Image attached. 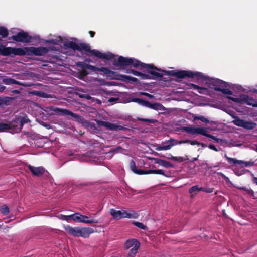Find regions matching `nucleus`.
<instances>
[{
    "instance_id": "obj_40",
    "label": "nucleus",
    "mask_w": 257,
    "mask_h": 257,
    "mask_svg": "<svg viewBox=\"0 0 257 257\" xmlns=\"http://www.w3.org/2000/svg\"><path fill=\"white\" fill-rule=\"evenodd\" d=\"M194 119L195 120H200L201 121L206 123L209 122V120L206 118L204 117L203 116H199L195 117L194 118Z\"/></svg>"
},
{
    "instance_id": "obj_30",
    "label": "nucleus",
    "mask_w": 257,
    "mask_h": 257,
    "mask_svg": "<svg viewBox=\"0 0 257 257\" xmlns=\"http://www.w3.org/2000/svg\"><path fill=\"white\" fill-rule=\"evenodd\" d=\"M203 190L202 187H199L198 185H195L191 187L189 189V192L191 194L192 196H195L199 191Z\"/></svg>"
},
{
    "instance_id": "obj_53",
    "label": "nucleus",
    "mask_w": 257,
    "mask_h": 257,
    "mask_svg": "<svg viewBox=\"0 0 257 257\" xmlns=\"http://www.w3.org/2000/svg\"><path fill=\"white\" fill-rule=\"evenodd\" d=\"M6 89V87L4 85H0V92H3Z\"/></svg>"
},
{
    "instance_id": "obj_11",
    "label": "nucleus",
    "mask_w": 257,
    "mask_h": 257,
    "mask_svg": "<svg viewBox=\"0 0 257 257\" xmlns=\"http://www.w3.org/2000/svg\"><path fill=\"white\" fill-rule=\"evenodd\" d=\"M232 122L236 126L242 127L247 130H252L256 126V123L245 121L237 117L235 118Z\"/></svg>"
},
{
    "instance_id": "obj_28",
    "label": "nucleus",
    "mask_w": 257,
    "mask_h": 257,
    "mask_svg": "<svg viewBox=\"0 0 257 257\" xmlns=\"http://www.w3.org/2000/svg\"><path fill=\"white\" fill-rule=\"evenodd\" d=\"M192 88L197 90V91L200 94H208L209 90L208 89L204 87H201L197 85L191 84Z\"/></svg>"
},
{
    "instance_id": "obj_4",
    "label": "nucleus",
    "mask_w": 257,
    "mask_h": 257,
    "mask_svg": "<svg viewBox=\"0 0 257 257\" xmlns=\"http://www.w3.org/2000/svg\"><path fill=\"white\" fill-rule=\"evenodd\" d=\"M78 47L79 49H77V50L88 52L91 55H94L98 58L106 60H111L113 59L114 57V55L110 52L103 53L96 49L91 50L90 46L88 44L81 43L78 44Z\"/></svg>"
},
{
    "instance_id": "obj_44",
    "label": "nucleus",
    "mask_w": 257,
    "mask_h": 257,
    "mask_svg": "<svg viewBox=\"0 0 257 257\" xmlns=\"http://www.w3.org/2000/svg\"><path fill=\"white\" fill-rule=\"evenodd\" d=\"M202 189L203 190H201V191H203V192H206L208 193H212L213 191V188H204L202 187Z\"/></svg>"
},
{
    "instance_id": "obj_36",
    "label": "nucleus",
    "mask_w": 257,
    "mask_h": 257,
    "mask_svg": "<svg viewBox=\"0 0 257 257\" xmlns=\"http://www.w3.org/2000/svg\"><path fill=\"white\" fill-rule=\"evenodd\" d=\"M0 211L3 215H7L9 212V209L8 206L4 205L0 208Z\"/></svg>"
},
{
    "instance_id": "obj_14",
    "label": "nucleus",
    "mask_w": 257,
    "mask_h": 257,
    "mask_svg": "<svg viewBox=\"0 0 257 257\" xmlns=\"http://www.w3.org/2000/svg\"><path fill=\"white\" fill-rule=\"evenodd\" d=\"M12 39L17 42L27 43L30 41L31 37L28 35L27 33L22 31L16 35L13 36Z\"/></svg>"
},
{
    "instance_id": "obj_23",
    "label": "nucleus",
    "mask_w": 257,
    "mask_h": 257,
    "mask_svg": "<svg viewBox=\"0 0 257 257\" xmlns=\"http://www.w3.org/2000/svg\"><path fill=\"white\" fill-rule=\"evenodd\" d=\"M127 73H132L133 75L139 76L142 79H150L151 77L149 74H146L140 73L138 71L130 69L126 71Z\"/></svg>"
},
{
    "instance_id": "obj_5",
    "label": "nucleus",
    "mask_w": 257,
    "mask_h": 257,
    "mask_svg": "<svg viewBox=\"0 0 257 257\" xmlns=\"http://www.w3.org/2000/svg\"><path fill=\"white\" fill-rule=\"evenodd\" d=\"M17 55H32L42 56L48 52V49L44 47H30L23 48H17Z\"/></svg>"
},
{
    "instance_id": "obj_12",
    "label": "nucleus",
    "mask_w": 257,
    "mask_h": 257,
    "mask_svg": "<svg viewBox=\"0 0 257 257\" xmlns=\"http://www.w3.org/2000/svg\"><path fill=\"white\" fill-rule=\"evenodd\" d=\"M97 124L100 126H104L106 129L111 131L122 130L124 127L116 124L112 123L108 121L98 120L97 121Z\"/></svg>"
},
{
    "instance_id": "obj_7",
    "label": "nucleus",
    "mask_w": 257,
    "mask_h": 257,
    "mask_svg": "<svg viewBox=\"0 0 257 257\" xmlns=\"http://www.w3.org/2000/svg\"><path fill=\"white\" fill-rule=\"evenodd\" d=\"M116 66L124 67L127 66H133L136 68H139L141 62L138 60L133 59L119 56L118 60L113 63Z\"/></svg>"
},
{
    "instance_id": "obj_6",
    "label": "nucleus",
    "mask_w": 257,
    "mask_h": 257,
    "mask_svg": "<svg viewBox=\"0 0 257 257\" xmlns=\"http://www.w3.org/2000/svg\"><path fill=\"white\" fill-rule=\"evenodd\" d=\"M45 42L46 43H52L54 45H59L60 46L63 44L64 47L71 48L74 50H77V49H79L78 44H76L74 42L71 40L63 39L60 37H58L55 39L46 40Z\"/></svg>"
},
{
    "instance_id": "obj_41",
    "label": "nucleus",
    "mask_w": 257,
    "mask_h": 257,
    "mask_svg": "<svg viewBox=\"0 0 257 257\" xmlns=\"http://www.w3.org/2000/svg\"><path fill=\"white\" fill-rule=\"evenodd\" d=\"M98 71L102 72L105 74H109L112 72L110 70L105 67H101L99 68Z\"/></svg>"
},
{
    "instance_id": "obj_19",
    "label": "nucleus",
    "mask_w": 257,
    "mask_h": 257,
    "mask_svg": "<svg viewBox=\"0 0 257 257\" xmlns=\"http://www.w3.org/2000/svg\"><path fill=\"white\" fill-rule=\"evenodd\" d=\"M28 167L32 174L37 176H40L43 175L45 171L43 167H35L31 165H29Z\"/></svg>"
},
{
    "instance_id": "obj_16",
    "label": "nucleus",
    "mask_w": 257,
    "mask_h": 257,
    "mask_svg": "<svg viewBox=\"0 0 257 257\" xmlns=\"http://www.w3.org/2000/svg\"><path fill=\"white\" fill-rule=\"evenodd\" d=\"M55 114L58 115H68L71 116V117L75 118L76 119H79L80 118V116L75 113H73L69 110L65 109L59 108H54L53 109Z\"/></svg>"
},
{
    "instance_id": "obj_20",
    "label": "nucleus",
    "mask_w": 257,
    "mask_h": 257,
    "mask_svg": "<svg viewBox=\"0 0 257 257\" xmlns=\"http://www.w3.org/2000/svg\"><path fill=\"white\" fill-rule=\"evenodd\" d=\"M121 218H137L138 217V214L137 212L134 211H125L121 210Z\"/></svg>"
},
{
    "instance_id": "obj_56",
    "label": "nucleus",
    "mask_w": 257,
    "mask_h": 257,
    "mask_svg": "<svg viewBox=\"0 0 257 257\" xmlns=\"http://www.w3.org/2000/svg\"><path fill=\"white\" fill-rule=\"evenodd\" d=\"M89 34L91 37H93L94 36L95 33L93 31H90Z\"/></svg>"
},
{
    "instance_id": "obj_22",
    "label": "nucleus",
    "mask_w": 257,
    "mask_h": 257,
    "mask_svg": "<svg viewBox=\"0 0 257 257\" xmlns=\"http://www.w3.org/2000/svg\"><path fill=\"white\" fill-rule=\"evenodd\" d=\"M146 107L157 111H164L166 110V108L162 104L158 103H150L148 102Z\"/></svg>"
},
{
    "instance_id": "obj_25",
    "label": "nucleus",
    "mask_w": 257,
    "mask_h": 257,
    "mask_svg": "<svg viewBox=\"0 0 257 257\" xmlns=\"http://www.w3.org/2000/svg\"><path fill=\"white\" fill-rule=\"evenodd\" d=\"M77 65L83 69H89L93 72H97L99 71V68L83 62H79L78 63Z\"/></svg>"
},
{
    "instance_id": "obj_61",
    "label": "nucleus",
    "mask_w": 257,
    "mask_h": 257,
    "mask_svg": "<svg viewBox=\"0 0 257 257\" xmlns=\"http://www.w3.org/2000/svg\"><path fill=\"white\" fill-rule=\"evenodd\" d=\"M86 61L89 62H90V60H87Z\"/></svg>"
},
{
    "instance_id": "obj_32",
    "label": "nucleus",
    "mask_w": 257,
    "mask_h": 257,
    "mask_svg": "<svg viewBox=\"0 0 257 257\" xmlns=\"http://www.w3.org/2000/svg\"><path fill=\"white\" fill-rule=\"evenodd\" d=\"M132 101L138 103L139 104L145 106H147L148 104L147 101L144 100L143 99L139 98H134L132 99Z\"/></svg>"
},
{
    "instance_id": "obj_24",
    "label": "nucleus",
    "mask_w": 257,
    "mask_h": 257,
    "mask_svg": "<svg viewBox=\"0 0 257 257\" xmlns=\"http://www.w3.org/2000/svg\"><path fill=\"white\" fill-rule=\"evenodd\" d=\"M29 119L26 115L23 117L20 121V124H19V125L15 126L16 128L13 131H11V133L13 134L19 132L21 130L23 125L27 123Z\"/></svg>"
},
{
    "instance_id": "obj_27",
    "label": "nucleus",
    "mask_w": 257,
    "mask_h": 257,
    "mask_svg": "<svg viewBox=\"0 0 257 257\" xmlns=\"http://www.w3.org/2000/svg\"><path fill=\"white\" fill-rule=\"evenodd\" d=\"M2 81L4 83H5L6 85H11V84H17V85H22V86L25 85L23 83H22L20 81L15 80V79H13L12 78H3Z\"/></svg>"
},
{
    "instance_id": "obj_8",
    "label": "nucleus",
    "mask_w": 257,
    "mask_h": 257,
    "mask_svg": "<svg viewBox=\"0 0 257 257\" xmlns=\"http://www.w3.org/2000/svg\"><path fill=\"white\" fill-rule=\"evenodd\" d=\"M130 166L131 169L132 171L138 175H142V174H160L162 175L165 176H167V175L165 174L164 171L162 169H157V170H148L146 171L142 170V169H138L136 168V164L135 162L133 160H131Z\"/></svg>"
},
{
    "instance_id": "obj_35",
    "label": "nucleus",
    "mask_w": 257,
    "mask_h": 257,
    "mask_svg": "<svg viewBox=\"0 0 257 257\" xmlns=\"http://www.w3.org/2000/svg\"><path fill=\"white\" fill-rule=\"evenodd\" d=\"M0 35L4 38L7 37L8 35V30L5 27H0Z\"/></svg>"
},
{
    "instance_id": "obj_48",
    "label": "nucleus",
    "mask_w": 257,
    "mask_h": 257,
    "mask_svg": "<svg viewBox=\"0 0 257 257\" xmlns=\"http://www.w3.org/2000/svg\"><path fill=\"white\" fill-rule=\"evenodd\" d=\"M94 81H97L100 85H103L104 84V81L102 79H97V78L94 79Z\"/></svg>"
},
{
    "instance_id": "obj_43",
    "label": "nucleus",
    "mask_w": 257,
    "mask_h": 257,
    "mask_svg": "<svg viewBox=\"0 0 257 257\" xmlns=\"http://www.w3.org/2000/svg\"><path fill=\"white\" fill-rule=\"evenodd\" d=\"M246 171H247V170H242L241 171V172H239V171H238L236 170V168L234 169V172H235V173L237 175H238V176H240V175H242V174H244Z\"/></svg>"
},
{
    "instance_id": "obj_31",
    "label": "nucleus",
    "mask_w": 257,
    "mask_h": 257,
    "mask_svg": "<svg viewBox=\"0 0 257 257\" xmlns=\"http://www.w3.org/2000/svg\"><path fill=\"white\" fill-rule=\"evenodd\" d=\"M158 164L160 166L164 167L166 168L174 167L173 165L171 164L170 162L162 159H161L160 161L158 162Z\"/></svg>"
},
{
    "instance_id": "obj_60",
    "label": "nucleus",
    "mask_w": 257,
    "mask_h": 257,
    "mask_svg": "<svg viewBox=\"0 0 257 257\" xmlns=\"http://www.w3.org/2000/svg\"><path fill=\"white\" fill-rule=\"evenodd\" d=\"M13 92L17 94H18L20 93V92L18 90H14Z\"/></svg>"
},
{
    "instance_id": "obj_13",
    "label": "nucleus",
    "mask_w": 257,
    "mask_h": 257,
    "mask_svg": "<svg viewBox=\"0 0 257 257\" xmlns=\"http://www.w3.org/2000/svg\"><path fill=\"white\" fill-rule=\"evenodd\" d=\"M179 144V142L174 139H170L158 146L156 149L157 151L170 150L173 146Z\"/></svg>"
},
{
    "instance_id": "obj_55",
    "label": "nucleus",
    "mask_w": 257,
    "mask_h": 257,
    "mask_svg": "<svg viewBox=\"0 0 257 257\" xmlns=\"http://www.w3.org/2000/svg\"><path fill=\"white\" fill-rule=\"evenodd\" d=\"M5 103V101L4 99L0 97V106L4 104Z\"/></svg>"
},
{
    "instance_id": "obj_54",
    "label": "nucleus",
    "mask_w": 257,
    "mask_h": 257,
    "mask_svg": "<svg viewBox=\"0 0 257 257\" xmlns=\"http://www.w3.org/2000/svg\"><path fill=\"white\" fill-rule=\"evenodd\" d=\"M142 121H148V122H153V120H149V119H140Z\"/></svg>"
},
{
    "instance_id": "obj_1",
    "label": "nucleus",
    "mask_w": 257,
    "mask_h": 257,
    "mask_svg": "<svg viewBox=\"0 0 257 257\" xmlns=\"http://www.w3.org/2000/svg\"><path fill=\"white\" fill-rule=\"evenodd\" d=\"M140 67L146 69L151 77L150 79L161 78L164 75L176 76L178 78L185 77L194 78L195 77H202L203 75L199 72L191 71H165L161 70L151 64H147L141 62Z\"/></svg>"
},
{
    "instance_id": "obj_10",
    "label": "nucleus",
    "mask_w": 257,
    "mask_h": 257,
    "mask_svg": "<svg viewBox=\"0 0 257 257\" xmlns=\"http://www.w3.org/2000/svg\"><path fill=\"white\" fill-rule=\"evenodd\" d=\"M71 219L75 222L86 224L97 223V220L90 219L88 216L81 215L79 213L71 215Z\"/></svg>"
},
{
    "instance_id": "obj_51",
    "label": "nucleus",
    "mask_w": 257,
    "mask_h": 257,
    "mask_svg": "<svg viewBox=\"0 0 257 257\" xmlns=\"http://www.w3.org/2000/svg\"><path fill=\"white\" fill-rule=\"evenodd\" d=\"M252 181L254 183L257 184V177L254 176L253 174H252Z\"/></svg>"
},
{
    "instance_id": "obj_37",
    "label": "nucleus",
    "mask_w": 257,
    "mask_h": 257,
    "mask_svg": "<svg viewBox=\"0 0 257 257\" xmlns=\"http://www.w3.org/2000/svg\"><path fill=\"white\" fill-rule=\"evenodd\" d=\"M133 224H134L136 226L141 228V229H142L143 230H147V227L146 225H145L144 224H143V223H140V222H136V221H134L133 222Z\"/></svg>"
},
{
    "instance_id": "obj_47",
    "label": "nucleus",
    "mask_w": 257,
    "mask_h": 257,
    "mask_svg": "<svg viewBox=\"0 0 257 257\" xmlns=\"http://www.w3.org/2000/svg\"><path fill=\"white\" fill-rule=\"evenodd\" d=\"M163 156V157H165V158H166L168 159H170V160H172V158H173V156L171 154H170V153H169V154H167V155H166V156Z\"/></svg>"
},
{
    "instance_id": "obj_33",
    "label": "nucleus",
    "mask_w": 257,
    "mask_h": 257,
    "mask_svg": "<svg viewBox=\"0 0 257 257\" xmlns=\"http://www.w3.org/2000/svg\"><path fill=\"white\" fill-rule=\"evenodd\" d=\"M121 79L122 80H123V81H125L128 82H136L138 80L135 77H131V76H126V75H121Z\"/></svg>"
},
{
    "instance_id": "obj_26",
    "label": "nucleus",
    "mask_w": 257,
    "mask_h": 257,
    "mask_svg": "<svg viewBox=\"0 0 257 257\" xmlns=\"http://www.w3.org/2000/svg\"><path fill=\"white\" fill-rule=\"evenodd\" d=\"M140 246L139 242L135 239L127 240L125 244V248L127 249L134 248L135 246Z\"/></svg>"
},
{
    "instance_id": "obj_58",
    "label": "nucleus",
    "mask_w": 257,
    "mask_h": 257,
    "mask_svg": "<svg viewBox=\"0 0 257 257\" xmlns=\"http://www.w3.org/2000/svg\"><path fill=\"white\" fill-rule=\"evenodd\" d=\"M148 97H149V98H151V99H153L154 98V96L152 95H151L149 94V95H148V96H147Z\"/></svg>"
},
{
    "instance_id": "obj_46",
    "label": "nucleus",
    "mask_w": 257,
    "mask_h": 257,
    "mask_svg": "<svg viewBox=\"0 0 257 257\" xmlns=\"http://www.w3.org/2000/svg\"><path fill=\"white\" fill-rule=\"evenodd\" d=\"M209 148L211 149V150H214L215 151H218V150L216 148V147H215V146L214 145H213V144H210L209 145Z\"/></svg>"
},
{
    "instance_id": "obj_3",
    "label": "nucleus",
    "mask_w": 257,
    "mask_h": 257,
    "mask_svg": "<svg viewBox=\"0 0 257 257\" xmlns=\"http://www.w3.org/2000/svg\"><path fill=\"white\" fill-rule=\"evenodd\" d=\"M65 231L70 235L74 237H82L88 238L94 231L93 228L89 227H72L69 225L64 226Z\"/></svg>"
},
{
    "instance_id": "obj_57",
    "label": "nucleus",
    "mask_w": 257,
    "mask_h": 257,
    "mask_svg": "<svg viewBox=\"0 0 257 257\" xmlns=\"http://www.w3.org/2000/svg\"><path fill=\"white\" fill-rule=\"evenodd\" d=\"M120 150V147H118V148H116L115 149H114L113 150V152H119V150Z\"/></svg>"
},
{
    "instance_id": "obj_15",
    "label": "nucleus",
    "mask_w": 257,
    "mask_h": 257,
    "mask_svg": "<svg viewBox=\"0 0 257 257\" xmlns=\"http://www.w3.org/2000/svg\"><path fill=\"white\" fill-rule=\"evenodd\" d=\"M17 48L10 47H6L0 44V55L3 56H9L11 54L17 55Z\"/></svg>"
},
{
    "instance_id": "obj_21",
    "label": "nucleus",
    "mask_w": 257,
    "mask_h": 257,
    "mask_svg": "<svg viewBox=\"0 0 257 257\" xmlns=\"http://www.w3.org/2000/svg\"><path fill=\"white\" fill-rule=\"evenodd\" d=\"M15 128V126L12 123L10 124L0 123V132L9 131L11 133V131H13Z\"/></svg>"
},
{
    "instance_id": "obj_42",
    "label": "nucleus",
    "mask_w": 257,
    "mask_h": 257,
    "mask_svg": "<svg viewBox=\"0 0 257 257\" xmlns=\"http://www.w3.org/2000/svg\"><path fill=\"white\" fill-rule=\"evenodd\" d=\"M172 158V160L174 161H177L178 162H182L185 160V159L183 157H174L173 156Z\"/></svg>"
},
{
    "instance_id": "obj_52",
    "label": "nucleus",
    "mask_w": 257,
    "mask_h": 257,
    "mask_svg": "<svg viewBox=\"0 0 257 257\" xmlns=\"http://www.w3.org/2000/svg\"><path fill=\"white\" fill-rule=\"evenodd\" d=\"M116 100H117V98L112 97V98H110L109 99L108 101L109 102H114L116 101Z\"/></svg>"
},
{
    "instance_id": "obj_59",
    "label": "nucleus",
    "mask_w": 257,
    "mask_h": 257,
    "mask_svg": "<svg viewBox=\"0 0 257 257\" xmlns=\"http://www.w3.org/2000/svg\"><path fill=\"white\" fill-rule=\"evenodd\" d=\"M141 94H142V95H145V96H148V95H149V93H145V92L142 93Z\"/></svg>"
},
{
    "instance_id": "obj_45",
    "label": "nucleus",
    "mask_w": 257,
    "mask_h": 257,
    "mask_svg": "<svg viewBox=\"0 0 257 257\" xmlns=\"http://www.w3.org/2000/svg\"><path fill=\"white\" fill-rule=\"evenodd\" d=\"M80 97L81 98H86V99L87 100H90L91 99H92L93 100H94V98H92L88 94H82L80 96Z\"/></svg>"
},
{
    "instance_id": "obj_38",
    "label": "nucleus",
    "mask_w": 257,
    "mask_h": 257,
    "mask_svg": "<svg viewBox=\"0 0 257 257\" xmlns=\"http://www.w3.org/2000/svg\"><path fill=\"white\" fill-rule=\"evenodd\" d=\"M190 143V144H191L192 145H199L200 144V143H199L198 141H197L196 140H193V141L186 140V141H180L179 144H182V143Z\"/></svg>"
},
{
    "instance_id": "obj_39",
    "label": "nucleus",
    "mask_w": 257,
    "mask_h": 257,
    "mask_svg": "<svg viewBox=\"0 0 257 257\" xmlns=\"http://www.w3.org/2000/svg\"><path fill=\"white\" fill-rule=\"evenodd\" d=\"M71 215H64L60 214L57 216V217L62 220H65L68 221L69 219H71Z\"/></svg>"
},
{
    "instance_id": "obj_17",
    "label": "nucleus",
    "mask_w": 257,
    "mask_h": 257,
    "mask_svg": "<svg viewBox=\"0 0 257 257\" xmlns=\"http://www.w3.org/2000/svg\"><path fill=\"white\" fill-rule=\"evenodd\" d=\"M225 157L227 160L228 162L230 164H238L240 165L241 167L244 166H251L253 165V162L250 161L245 162L242 160H238L234 158H230L225 155Z\"/></svg>"
},
{
    "instance_id": "obj_49",
    "label": "nucleus",
    "mask_w": 257,
    "mask_h": 257,
    "mask_svg": "<svg viewBox=\"0 0 257 257\" xmlns=\"http://www.w3.org/2000/svg\"><path fill=\"white\" fill-rule=\"evenodd\" d=\"M228 98L231 100H232L234 102H239V99L236 98H233L231 97H229Z\"/></svg>"
},
{
    "instance_id": "obj_29",
    "label": "nucleus",
    "mask_w": 257,
    "mask_h": 257,
    "mask_svg": "<svg viewBox=\"0 0 257 257\" xmlns=\"http://www.w3.org/2000/svg\"><path fill=\"white\" fill-rule=\"evenodd\" d=\"M111 215L115 220H119L121 219V210H116L111 209L110 211Z\"/></svg>"
},
{
    "instance_id": "obj_34",
    "label": "nucleus",
    "mask_w": 257,
    "mask_h": 257,
    "mask_svg": "<svg viewBox=\"0 0 257 257\" xmlns=\"http://www.w3.org/2000/svg\"><path fill=\"white\" fill-rule=\"evenodd\" d=\"M140 246H135L134 248H131L127 254V257H135L137 253L138 250Z\"/></svg>"
},
{
    "instance_id": "obj_50",
    "label": "nucleus",
    "mask_w": 257,
    "mask_h": 257,
    "mask_svg": "<svg viewBox=\"0 0 257 257\" xmlns=\"http://www.w3.org/2000/svg\"><path fill=\"white\" fill-rule=\"evenodd\" d=\"M151 159L154 161V163L155 164H158V162H159V161H160V160H161V159H159L158 158H151Z\"/></svg>"
},
{
    "instance_id": "obj_2",
    "label": "nucleus",
    "mask_w": 257,
    "mask_h": 257,
    "mask_svg": "<svg viewBox=\"0 0 257 257\" xmlns=\"http://www.w3.org/2000/svg\"><path fill=\"white\" fill-rule=\"evenodd\" d=\"M200 73L203 75L202 77H195L193 78H196L197 80L201 79L206 81V84L215 91L221 92L224 94L232 95V93L229 89L224 88L227 86L226 82L218 79L210 78L205 76L202 73Z\"/></svg>"
},
{
    "instance_id": "obj_9",
    "label": "nucleus",
    "mask_w": 257,
    "mask_h": 257,
    "mask_svg": "<svg viewBox=\"0 0 257 257\" xmlns=\"http://www.w3.org/2000/svg\"><path fill=\"white\" fill-rule=\"evenodd\" d=\"M183 130L188 133L194 135H202L209 138H211L214 140H216L214 136L209 135L207 133L208 130L204 127H194L192 126H186L183 127Z\"/></svg>"
},
{
    "instance_id": "obj_18",
    "label": "nucleus",
    "mask_w": 257,
    "mask_h": 257,
    "mask_svg": "<svg viewBox=\"0 0 257 257\" xmlns=\"http://www.w3.org/2000/svg\"><path fill=\"white\" fill-rule=\"evenodd\" d=\"M241 101L253 107H257V100L247 95H244L241 98Z\"/></svg>"
}]
</instances>
